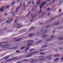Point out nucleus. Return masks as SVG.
Returning <instances> with one entry per match:
<instances>
[{"instance_id": "f257e3e1", "label": "nucleus", "mask_w": 63, "mask_h": 63, "mask_svg": "<svg viewBox=\"0 0 63 63\" xmlns=\"http://www.w3.org/2000/svg\"><path fill=\"white\" fill-rule=\"evenodd\" d=\"M46 3V1H45L42 2V4H41V5L39 7L40 9H42V7H43L44 6V5Z\"/></svg>"}, {"instance_id": "f03ea898", "label": "nucleus", "mask_w": 63, "mask_h": 63, "mask_svg": "<svg viewBox=\"0 0 63 63\" xmlns=\"http://www.w3.org/2000/svg\"><path fill=\"white\" fill-rule=\"evenodd\" d=\"M39 60L40 61H43V60H44L43 58H45V57L43 56H39Z\"/></svg>"}, {"instance_id": "7ed1b4c3", "label": "nucleus", "mask_w": 63, "mask_h": 63, "mask_svg": "<svg viewBox=\"0 0 63 63\" xmlns=\"http://www.w3.org/2000/svg\"><path fill=\"white\" fill-rule=\"evenodd\" d=\"M34 35H35V34H34L33 33H31L30 34H29V36L30 37H31L33 36H34Z\"/></svg>"}, {"instance_id": "20e7f679", "label": "nucleus", "mask_w": 63, "mask_h": 63, "mask_svg": "<svg viewBox=\"0 0 63 63\" xmlns=\"http://www.w3.org/2000/svg\"><path fill=\"white\" fill-rule=\"evenodd\" d=\"M22 39V38H20L17 39H16V42H18L19 41H22L23 40V39Z\"/></svg>"}, {"instance_id": "39448f33", "label": "nucleus", "mask_w": 63, "mask_h": 63, "mask_svg": "<svg viewBox=\"0 0 63 63\" xmlns=\"http://www.w3.org/2000/svg\"><path fill=\"white\" fill-rule=\"evenodd\" d=\"M35 29V27H31V28L29 30V31L30 30H33V29Z\"/></svg>"}, {"instance_id": "423d86ee", "label": "nucleus", "mask_w": 63, "mask_h": 63, "mask_svg": "<svg viewBox=\"0 0 63 63\" xmlns=\"http://www.w3.org/2000/svg\"><path fill=\"white\" fill-rule=\"evenodd\" d=\"M27 46H32L33 44L31 43H29L27 44Z\"/></svg>"}, {"instance_id": "0eeeda50", "label": "nucleus", "mask_w": 63, "mask_h": 63, "mask_svg": "<svg viewBox=\"0 0 63 63\" xmlns=\"http://www.w3.org/2000/svg\"><path fill=\"white\" fill-rule=\"evenodd\" d=\"M38 52H39V51H38L33 52H32L31 53V54H34V53H38Z\"/></svg>"}, {"instance_id": "6e6552de", "label": "nucleus", "mask_w": 63, "mask_h": 63, "mask_svg": "<svg viewBox=\"0 0 63 63\" xmlns=\"http://www.w3.org/2000/svg\"><path fill=\"white\" fill-rule=\"evenodd\" d=\"M60 54H57L54 56V57H58L60 56Z\"/></svg>"}, {"instance_id": "1a4fd4ad", "label": "nucleus", "mask_w": 63, "mask_h": 63, "mask_svg": "<svg viewBox=\"0 0 63 63\" xmlns=\"http://www.w3.org/2000/svg\"><path fill=\"white\" fill-rule=\"evenodd\" d=\"M34 41L33 40H30L28 41L27 42L28 43H31L32 42H33Z\"/></svg>"}, {"instance_id": "9d476101", "label": "nucleus", "mask_w": 63, "mask_h": 63, "mask_svg": "<svg viewBox=\"0 0 63 63\" xmlns=\"http://www.w3.org/2000/svg\"><path fill=\"white\" fill-rule=\"evenodd\" d=\"M32 55L31 54H29L28 55L26 56V57L27 58H28V57H31V56H32Z\"/></svg>"}, {"instance_id": "9b49d317", "label": "nucleus", "mask_w": 63, "mask_h": 63, "mask_svg": "<svg viewBox=\"0 0 63 63\" xmlns=\"http://www.w3.org/2000/svg\"><path fill=\"white\" fill-rule=\"evenodd\" d=\"M59 59H60V58H57L55 60H54V62H56V61H58V60H59Z\"/></svg>"}, {"instance_id": "f8f14e48", "label": "nucleus", "mask_w": 63, "mask_h": 63, "mask_svg": "<svg viewBox=\"0 0 63 63\" xmlns=\"http://www.w3.org/2000/svg\"><path fill=\"white\" fill-rule=\"evenodd\" d=\"M4 7H3L0 9V11L2 12L4 10Z\"/></svg>"}, {"instance_id": "ddd939ff", "label": "nucleus", "mask_w": 63, "mask_h": 63, "mask_svg": "<svg viewBox=\"0 0 63 63\" xmlns=\"http://www.w3.org/2000/svg\"><path fill=\"white\" fill-rule=\"evenodd\" d=\"M54 18H55V17H53L51 19H50L49 20V21H52V20H53L54 19Z\"/></svg>"}, {"instance_id": "4468645a", "label": "nucleus", "mask_w": 63, "mask_h": 63, "mask_svg": "<svg viewBox=\"0 0 63 63\" xmlns=\"http://www.w3.org/2000/svg\"><path fill=\"white\" fill-rule=\"evenodd\" d=\"M6 23H10V21L9 20H7L6 22Z\"/></svg>"}, {"instance_id": "2eb2a0df", "label": "nucleus", "mask_w": 63, "mask_h": 63, "mask_svg": "<svg viewBox=\"0 0 63 63\" xmlns=\"http://www.w3.org/2000/svg\"><path fill=\"white\" fill-rule=\"evenodd\" d=\"M21 26H22V24H20L19 25L18 27L17 28H20L21 27Z\"/></svg>"}, {"instance_id": "dca6fc26", "label": "nucleus", "mask_w": 63, "mask_h": 63, "mask_svg": "<svg viewBox=\"0 0 63 63\" xmlns=\"http://www.w3.org/2000/svg\"><path fill=\"white\" fill-rule=\"evenodd\" d=\"M47 46L46 45H44L42 47V48H45V47H47Z\"/></svg>"}, {"instance_id": "f3484780", "label": "nucleus", "mask_w": 63, "mask_h": 63, "mask_svg": "<svg viewBox=\"0 0 63 63\" xmlns=\"http://www.w3.org/2000/svg\"><path fill=\"white\" fill-rule=\"evenodd\" d=\"M41 43V41L40 40V41H38L37 43V44H40Z\"/></svg>"}, {"instance_id": "a211bd4d", "label": "nucleus", "mask_w": 63, "mask_h": 63, "mask_svg": "<svg viewBox=\"0 0 63 63\" xmlns=\"http://www.w3.org/2000/svg\"><path fill=\"white\" fill-rule=\"evenodd\" d=\"M9 58V56H7L4 58V59H8V58Z\"/></svg>"}, {"instance_id": "6ab92c4d", "label": "nucleus", "mask_w": 63, "mask_h": 63, "mask_svg": "<svg viewBox=\"0 0 63 63\" xmlns=\"http://www.w3.org/2000/svg\"><path fill=\"white\" fill-rule=\"evenodd\" d=\"M37 5H40V4H41V3L40 1H39V2H37Z\"/></svg>"}, {"instance_id": "aec40b11", "label": "nucleus", "mask_w": 63, "mask_h": 63, "mask_svg": "<svg viewBox=\"0 0 63 63\" xmlns=\"http://www.w3.org/2000/svg\"><path fill=\"white\" fill-rule=\"evenodd\" d=\"M29 48H29V47H28L26 48L25 50H28V49H29Z\"/></svg>"}, {"instance_id": "412c9836", "label": "nucleus", "mask_w": 63, "mask_h": 63, "mask_svg": "<svg viewBox=\"0 0 63 63\" xmlns=\"http://www.w3.org/2000/svg\"><path fill=\"white\" fill-rule=\"evenodd\" d=\"M8 46V45L6 44L5 45H3V46H2L1 47H6V46Z\"/></svg>"}, {"instance_id": "4be33fe9", "label": "nucleus", "mask_w": 63, "mask_h": 63, "mask_svg": "<svg viewBox=\"0 0 63 63\" xmlns=\"http://www.w3.org/2000/svg\"><path fill=\"white\" fill-rule=\"evenodd\" d=\"M58 40H63V38L62 37H59L58 38Z\"/></svg>"}, {"instance_id": "5701e85b", "label": "nucleus", "mask_w": 63, "mask_h": 63, "mask_svg": "<svg viewBox=\"0 0 63 63\" xmlns=\"http://www.w3.org/2000/svg\"><path fill=\"white\" fill-rule=\"evenodd\" d=\"M40 54L41 55H44L45 53L44 52H41L40 53Z\"/></svg>"}, {"instance_id": "b1692460", "label": "nucleus", "mask_w": 63, "mask_h": 63, "mask_svg": "<svg viewBox=\"0 0 63 63\" xmlns=\"http://www.w3.org/2000/svg\"><path fill=\"white\" fill-rule=\"evenodd\" d=\"M25 48V47H24L21 48L20 49L22 50V49H23Z\"/></svg>"}, {"instance_id": "393cba45", "label": "nucleus", "mask_w": 63, "mask_h": 63, "mask_svg": "<svg viewBox=\"0 0 63 63\" xmlns=\"http://www.w3.org/2000/svg\"><path fill=\"white\" fill-rule=\"evenodd\" d=\"M45 50L44 49H41L40 50V51H43Z\"/></svg>"}, {"instance_id": "a878e982", "label": "nucleus", "mask_w": 63, "mask_h": 63, "mask_svg": "<svg viewBox=\"0 0 63 63\" xmlns=\"http://www.w3.org/2000/svg\"><path fill=\"white\" fill-rule=\"evenodd\" d=\"M58 24H59V23H57L54 24V26H55V25H58Z\"/></svg>"}, {"instance_id": "bb28decb", "label": "nucleus", "mask_w": 63, "mask_h": 63, "mask_svg": "<svg viewBox=\"0 0 63 63\" xmlns=\"http://www.w3.org/2000/svg\"><path fill=\"white\" fill-rule=\"evenodd\" d=\"M47 37V35H45L42 36L43 38H44V37Z\"/></svg>"}, {"instance_id": "cd10ccee", "label": "nucleus", "mask_w": 63, "mask_h": 63, "mask_svg": "<svg viewBox=\"0 0 63 63\" xmlns=\"http://www.w3.org/2000/svg\"><path fill=\"white\" fill-rule=\"evenodd\" d=\"M7 43L6 42H1L0 43V44H6Z\"/></svg>"}, {"instance_id": "c85d7f7f", "label": "nucleus", "mask_w": 63, "mask_h": 63, "mask_svg": "<svg viewBox=\"0 0 63 63\" xmlns=\"http://www.w3.org/2000/svg\"><path fill=\"white\" fill-rule=\"evenodd\" d=\"M52 55H49V57H47V58H49L50 57H51V56H52Z\"/></svg>"}, {"instance_id": "c756f323", "label": "nucleus", "mask_w": 63, "mask_h": 63, "mask_svg": "<svg viewBox=\"0 0 63 63\" xmlns=\"http://www.w3.org/2000/svg\"><path fill=\"white\" fill-rule=\"evenodd\" d=\"M19 8V7H18L17 8V9H16V13H17V12Z\"/></svg>"}, {"instance_id": "7c9ffc66", "label": "nucleus", "mask_w": 63, "mask_h": 63, "mask_svg": "<svg viewBox=\"0 0 63 63\" xmlns=\"http://www.w3.org/2000/svg\"><path fill=\"white\" fill-rule=\"evenodd\" d=\"M51 27V26H47L46 27V28H50Z\"/></svg>"}, {"instance_id": "2f4dec72", "label": "nucleus", "mask_w": 63, "mask_h": 63, "mask_svg": "<svg viewBox=\"0 0 63 63\" xmlns=\"http://www.w3.org/2000/svg\"><path fill=\"white\" fill-rule=\"evenodd\" d=\"M54 37V35H52L51 36V38H53Z\"/></svg>"}, {"instance_id": "473e14b6", "label": "nucleus", "mask_w": 63, "mask_h": 63, "mask_svg": "<svg viewBox=\"0 0 63 63\" xmlns=\"http://www.w3.org/2000/svg\"><path fill=\"white\" fill-rule=\"evenodd\" d=\"M15 4V2H13L12 3V5H14Z\"/></svg>"}, {"instance_id": "72a5a7b5", "label": "nucleus", "mask_w": 63, "mask_h": 63, "mask_svg": "<svg viewBox=\"0 0 63 63\" xmlns=\"http://www.w3.org/2000/svg\"><path fill=\"white\" fill-rule=\"evenodd\" d=\"M42 9H40V11H39V13H41V12H42Z\"/></svg>"}, {"instance_id": "f704fd0d", "label": "nucleus", "mask_w": 63, "mask_h": 63, "mask_svg": "<svg viewBox=\"0 0 63 63\" xmlns=\"http://www.w3.org/2000/svg\"><path fill=\"white\" fill-rule=\"evenodd\" d=\"M30 11H29V13L27 15V16H29V14H30Z\"/></svg>"}, {"instance_id": "c9c22d12", "label": "nucleus", "mask_w": 63, "mask_h": 63, "mask_svg": "<svg viewBox=\"0 0 63 63\" xmlns=\"http://www.w3.org/2000/svg\"><path fill=\"white\" fill-rule=\"evenodd\" d=\"M50 10V8H48L46 9V11H49Z\"/></svg>"}, {"instance_id": "e433bc0d", "label": "nucleus", "mask_w": 63, "mask_h": 63, "mask_svg": "<svg viewBox=\"0 0 63 63\" xmlns=\"http://www.w3.org/2000/svg\"><path fill=\"white\" fill-rule=\"evenodd\" d=\"M19 51L18 50H17L16 51V53H19Z\"/></svg>"}, {"instance_id": "4c0bfd02", "label": "nucleus", "mask_w": 63, "mask_h": 63, "mask_svg": "<svg viewBox=\"0 0 63 63\" xmlns=\"http://www.w3.org/2000/svg\"><path fill=\"white\" fill-rule=\"evenodd\" d=\"M34 49H31L30 50V51H34Z\"/></svg>"}, {"instance_id": "58836bf2", "label": "nucleus", "mask_w": 63, "mask_h": 63, "mask_svg": "<svg viewBox=\"0 0 63 63\" xmlns=\"http://www.w3.org/2000/svg\"><path fill=\"white\" fill-rule=\"evenodd\" d=\"M37 16V15L36 14L35 15H34V16L33 17H32V19L34 18V17H35V16Z\"/></svg>"}, {"instance_id": "ea45409f", "label": "nucleus", "mask_w": 63, "mask_h": 63, "mask_svg": "<svg viewBox=\"0 0 63 63\" xmlns=\"http://www.w3.org/2000/svg\"><path fill=\"white\" fill-rule=\"evenodd\" d=\"M43 24H44L43 23H41L39 24V25H43Z\"/></svg>"}, {"instance_id": "a19ab883", "label": "nucleus", "mask_w": 63, "mask_h": 63, "mask_svg": "<svg viewBox=\"0 0 63 63\" xmlns=\"http://www.w3.org/2000/svg\"><path fill=\"white\" fill-rule=\"evenodd\" d=\"M59 48L60 49H61V50H62V49H63V48H62V47H60Z\"/></svg>"}, {"instance_id": "79ce46f5", "label": "nucleus", "mask_w": 63, "mask_h": 63, "mask_svg": "<svg viewBox=\"0 0 63 63\" xmlns=\"http://www.w3.org/2000/svg\"><path fill=\"white\" fill-rule=\"evenodd\" d=\"M16 47H13L12 48V49H15V48H16Z\"/></svg>"}, {"instance_id": "37998d69", "label": "nucleus", "mask_w": 63, "mask_h": 63, "mask_svg": "<svg viewBox=\"0 0 63 63\" xmlns=\"http://www.w3.org/2000/svg\"><path fill=\"white\" fill-rule=\"evenodd\" d=\"M51 40L50 39H48L47 40V41H50Z\"/></svg>"}, {"instance_id": "c03bdc74", "label": "nucleus", "mask_w": 63, "mask_h": 63, "mask_svg": "<svg viewBox=\"0 0 63 63\" xmlns=\"http://www.w3.org/2000/svg\"><path fill=\"white\" fill-rule=\"evenodd\" d=\"M31 60V61H35V60L34 59H33V60Z\"/></svg>"}, {"instance_id": "a18cd8bd", "label": "nucleus", "mask_w": 63, "mask_h": 63, "mask_svg": "<svg viewBox=\"0 0 63 63\" xmlns=\"http://www.w3.org/2000/svg\"><path fill=\"white\" fill-rule=\"evenodd\" d=\"M55 31H53L52 32V33L53 34H54L55 33Z\"/></svg>"}, {"instance_id": "49530a36", "label": "nucleus", "mask_w": 63, "mask_h": 63, "mask_svg": "<svg viewBox=\"0 0 63 63\" xmlns=\"http://www.w3.org/2000/svg\"><path fill=\"white\" fill-rule=\"evenodd\" d=\"M22 5V3H21L19 5V7H21V5Z\"/></svg>"}, {"instance_id": "de8ad7c7", "label": "nucleus", "mask_w": 63, "mask_h": 63, "mask_svg": "<svg viewBox=\"0 0 63 63\" xmlns=\"http://www.w3.org/2000/svg\"><path fill=\"white\" fill-rule=\"evenodd\" d=\"M30 3H31V1H30L28 3V4L29 5V4H30Z\"/></svg>"}, {"instance_id": "09e8293b", "label": "nucleus", "mask_w": 63, "mask_h": 63, "mask_svg": "<svg viewBox=\"0 0 63 63\" xmlns=\"http://www.w3.org/2000/svg\"><path fill=\"white\" fill-rule=\"evenodd\" d=\"M61 12V9H60L59 11V12L60 13V12Z\"/></svg>"}, {"instance_id": "8fccbe9b", "label": "nucleus", "mask_w": 63, "mask_h": 63, "mask_svg": "<svg viewBox=\"0 0 63 63\" xmlns=\"http://www.w3.org/2000/svg\"><path fill=\"white\" fill-rule=\"evenodd\" d=\"M16 25H17V26H18L19 25V24H18V23H16Z\"/></svg>"}, {"instance_id": "3c124183", "label": "nucleus", "mask_w": 63, "mask_h": 63, "mask_svg": "<svg viewBox=\"0 0 63 63\" xmlns=\"http://www.w3.org/2000/svg\"><path fill=\"white\" fill-rule=\"evenodd\" d=\"M54 51H58V50L57 49H55L54 50Z\"/></svg>"}, {"instance_id": "603ef678", "label": "nucleus", "mask_w": 63, "mask_h": 63, "mask_svg": "<svg viewBox=\"0 0 63 63\" xmlns=\"http://www.w3.org/2000/svg\"><path fill=\"white\" fill-rule=\"evenodd\" d=\"M9 6H6V9H8V8H9Z\"/></svg>"}, {"instance_id": "864d4df0", "label": "nucleus", "mask_w": 63, "mask_h": 63, "mask_svg": "<svg viewBox=\"0 0 63 63\" xmlns=\"http://www.w3.org/2000/svg\"><path fill=\"white\" fill-rule=\"evenodd\" d=\"M30 21L31 22H32L33 21V20H30Z\"/></svg>"}, {"instance_id": "5fc2aeb1", "label": "nucleus", "mask_w": 63, "mask_h": 63, "mask_svg": "<svg viewBox=\"0 0 63 63\" xmlns=\"http://www.w3.org/2000/svg\"><path fill=\"white\" fill-rule=\"evenodd\" d=\"M15 23H16V20H15V21H14Z\"/></svg>"}, {"instance_id": "6e6d98bb", "label": "nucleus", "mask_w": 63, "mask_h": 63, "mask_svg": "<svg viewBox=\"0 0 63 63\" xmlns=\"http://www.w3.org/2000/svg\"><path fill=\"white\" fill-rule=\"evenodd\" d=\"M32 4H34V1H32Z\"/></svg>"}, {"instance_id": "4d7b16f0", "label": "nucleus", "mask_w": 63, "mask_h": 63, "mask_svg": "<svg viewBox=\"0 0 63 63\" xmlns=\"http://www.w3.org/2000/svg\"><path fill=\"white\" fill-rule=\"evenodd\" d=\"M63 28L62 27H60V28H59V29H62Z\"/></svg>"}, {"instance_id": "13d9d810", "label": "nucleus", "mask_w": 63, "mask_h": 63, "mask_svg": "<svg viewBox=\"0 0 63 63\" xmlns=\"http://www.w3.org/2000/svg\"><path fill=\"white\" fill-rule=\"evenodd\" d=\"M17 57H16V60H19V59H17Z\"/></svg>"}, {"instance_id": "bf43d9fd", "label": "nucleus", "mask_w": 63, "mask_h": 63, "mask_svg": "<svg viewBox=\"0 0 63 63\" xmlns=\"http://www.w3.org/2000/svg\"><path fill=\"white\" fill-rule=\"evenodd\" d=\"M50 13H48V16H49L50 15Z\"/></svg>"}, {"instance_id": "052dcab7", "label": "nucleus", "mask_w": 63, "mask_h": 63, "mask_svg": "<svg viewBox=\"0 0 63 63\" xmlns=\"http://www.w3.org/2000/svg\"><path fill=\"white\" fill-rule=\"evenodd\" d=\"M61 59L62 60H63V57H62V58H61Z\"/></svg>"}, {"instance_id": "680f3d73", "label": "nucleus", "mask_w": 63, "mask_h": 63, "mask_svg": "<svg viewBox=\"0 0 63 63\" xmlns=\"http://www.w3.org/2000/svg\"><path fill=\"white\" fill-rule=\"evenodd\" d=\"M14 16V15H15V13H13L12 14Z\"/></svg>"}, {"instance_id": "e2e57ef3", "label": "nucleus", "mask_w": 63, "mask_h": 63, "mask_svg": "<svg viewBox=\"0 0 63 63\" xmlns=\"http://www.w3.org/2000/svg\"><path fill=\"white\" fill-rule=\"evenodd\" d=\"M24 61H27V60H24Z\"/></svg>"}, {"instance_id": "0e129e2a", "label": "nucleus", "mask_w": 63, "mask_h": 63, "mask_svg": "<svg viewBox=\"0 0 63 63\" xmlns=\"http://www.w3.org/2000/svg\"><path fill=\"white\" fill-rule=\"evenodd\" d=\"M17 63H20V61L18 62Z\"/></svg>"}, {"instance_id": "69168bd1", "label": "nucleus", "mask_w": 63, "mask_h": 63, "mask_svg": "<svg viewBox=\"0 0 63 63\" xmlns=\"http://www.w3.org/2000/svg\"><path fill=\"white\" fill-rule=\"evenodd\" d=\"M47 30H46L45 32V33H47Z\"/></svg>"}, {"instance_id": "338daca9", "label": "nucleus", "mask_w": 63, "mask_h": 63, "mask_svg": "<svg viewBox=\"0 0 63 63\" xmlns=\"http://www.w3.org/2000/svg\"><path fill=\"white\" fill-rule=\"evenodd\" d=\"M44 30H42L41 31V32H43L44 31Z\"/></svg>"}, {"instance_id": "774afa93", "label": "nucleus", "mask_w": 63, "mask_h": 63, "mask_svg": "<svg viewBox=\"0 0 63 63\" xmlns=\"http://www.w3.org/2000/svg\"><path fill=\"white\" fill-rule=\"evenodd\" d=\"M6 15H7V14L5 13V16H6Z\"/></svg>"}]
</instances>
